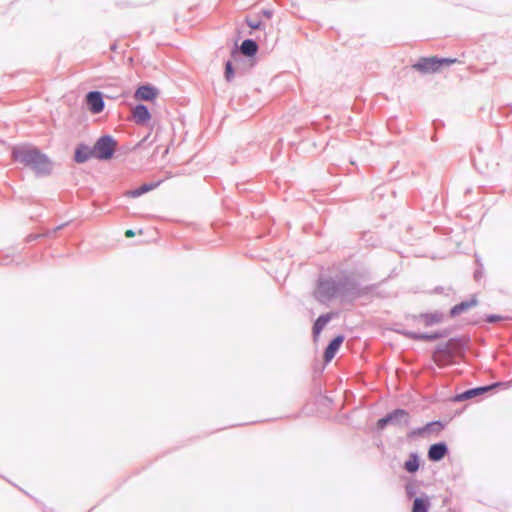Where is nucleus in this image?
<instances>
[{
	"label": "nucleus",
	"mask_w": 512,
	"mask_h": 512,
	"mask_svg": "<svg viewBox=\"0 0 512 512\" xmlns=\"http://www.w3.org/2000/svg\"><path fill=\"white\" fill-rule=\"evenodd\" d=\"M353 289L354 285L348 278H320L314 295L319 302L326 303L333 298H349Z\"/></svg>",
	"instance_id": "1"
},
{
	"label": "nucleus",
	"mask_w": 512,
	"mask_h": 512,
	"mask_svg": "<svg viewBox=\"0 0 512 512\" xmlns=\"http://www.w3.org/2000/svg\"><path fill=\"white\" fill-rule=\"evenodd\" d=\"M12 156L14 160L29 166L37 174H49L52 171L53 164L50 159L34 146L14 147Z\"/></svg>",
	"instance_id": "2"
},
{
	"label": "nucleus",
	"mask_w": 512,
	"mask_h": 512,
	"mask_svg": "<svg viewBox=\"0 0 512 512\" xmlns=\"http://www.w3.org/2000/svg\"><path fill=\"white\" fill-rule=\"evenodd\" d=\"M115 148V140L111 136L107 135L99 138L92 149L95 158L107 160L112 157Z\"/></svg>",
	"instance_id": "3"
},
{
	"label": "nucleus",
	"mask_w": 512,
	"mask_h": 512,
	"mask_svg": "<svg viewBox=\"0 0 512 512\" xmlns=\"http://www.w3.org/2000/svg\"><path fill=\"white\" fill-rule=\"evenodd\" d=\"M455 61V59L449 58H421L417 63L413 65V68L422 73H434L439 71L440 67L443 64L449 65L451 63H454Z\"/></svg>",
	"instance_id": "4"
},
{
	"label": "nucleus",
	"mask_w": 512,
	"mask_h": 512,
	"mask_svg": "<svg viewBox=\"0 0 512 512\" xmlns=\"http://www.w3.org/2000/svg\"><path fill=\"white\" fill-rule=\"evenodd\" d=\"M408 413L403 409H397L392 413L381 418L377 422L379 429H384L387 425H407L408 424Z\"/></svg>",
	"instance_id": "5"
},
{
	"label": "nucleus",
	"mask_w": 512,
	"mask_h": 512,
	"mask_svg": "<svg viewBox=\"0 0 512 512\" xmlns=\"http://www.w3.org/2000/svg\"><path fill=\"white\" fill-rule=\"evenodd\" d=\"M158 89L151 85H142L137 88L134 98L137 101H152L158 96Z\"/></svg>",
	"instance_id": "6"
},
{
	"label": "nucleus",
	"mask_w": 512,
	"mask_h": 512,
	"mask_svg": "<svg viewBox=\"0 0 512 512\" xmlns=\"http://www.w3.org/2000/svg\"><path fill=\"white\" fill-rule=\"evenodd\" d=\"M86 102L90 111L94 114H98L104 109V101L100 92H89L86 95Z\"/></svg>",
	"instance_id": "7"
},
{
	"label": "nucleus",
	"mask_w": 512,
	"mask_h": 512,
	"mask_svg": "<svg viewBox=\"0 0 512 512\" xmlns=\"http://www.w3.org/2000/svg\"><path fill=\"white\" fill-rule=\"evenodd\" d=\"M132 117L136 124L145 125L150 121L151 114L145 105L138 104L132 110Z\"/></svg>",
	"instance_id": "8"
},
{
	"label": "nucleus",
	"mask_w": 512,
	"mask_h": 512,
	"mask_svg": "<svg viewBox=\"0 0 512 512\" xmlns=\"http://www.w3.org/2000/svg\"><path fill=\"white\" fill-rule=\"evenodd\" d=\"M448 449L445 443H436L431 445L428 451V458L431 461H440L447 454Z\"/></svg>",
	"instance_id": "9"
},
{
	"label": "nucleus",
	"mask_w": 512,
	"mask_h": 512,
	"mask_svg": "<svg viewBox=\"0 0 512 512\" xmlns=\"http://www.w3.org/2000/svg\"><path fill=\"white\" fill-rule=\"evenodd\" d=\"M343 341L344 337L339 335L330 342L324 353V359L326 362H330L334 358Z\"/></svg>",
	"instance_id": "10"
},
{
	"label": "nucleus",
	"mask_w": 512,
	"mask_h": 512,
	"mask_svg": "<svg viewBox=\"0 0 512 512\" xmlns=\"http://www.w3.org/2000/svg\"><path fill=\"white\" fill-rule=\"evenodd\" d=\"M433 360L437 366L444 367L451 362L452 353L447 349L438 350L434 353Z\"/></svg>",
	"instance_id": "11"
},
{
	"label": "nucleus",
	"mask_w": 512,
	"mask_h": 512,
	"mask_svg": "<svg viewBox=\"0 0 512 512\" xmlns=\"http://www.w3.org/2000/svg\"><path fill=\"white\" fill-rule=\"evenodd\" d=\"M91 157H94L93 149L88 146L81 145L76 149L75 161L78 163H84Z\"/></svg>",
	"instance_id": "12"
},
{
	"label": "nucleus",
	"mask_w": 512,
	"mask_h": 512,
	"mask_svg": "<svg viewBox=\"0 0 512 512\" xmlns=\"http://www.w3.org/2000/svg\"><path fill=\"white\" fill-rule=\"evenodd\" d=\"M430 507V499L424 495L414 499L412 512H428Z\"/></svg>",
	"instance_id": "13"
},
{
	"label": "nucleus",
	"mask_w": 512,
	"mask_h": 512,
	"mask_svg": "<svg viewBox=\"0 0 512 512\" xmlns=\"http://www.w3.org/2000/svg\"><path fill=\"white\" fill-rule=\"evenodd\" d=\"M491 388H492V386H486V387H480V388H474V389L467 390V391L459 394L456 397V400L463 401L466 399H471L477 395H480V394L490 390Z\"/></svg>",
	"instance_id": "14"
},
{
	"label": "nucleus",
	"mask_w": 512,
	"mask_h": 512,
	"mask_svg": "<svg viewBox=\"0 0 512 512\" xmlns=\"http://www.w3.org/2000/svg\"><path fill=\"white\" fill-rule=\"evenodd\" d=\"M476 304H477V300L474 297L472 299H470L469 301H463L460 304L455 305L451 309V315L457 316V315L461 314L462 312L468 310L469 308L474 307Z\"/></svg>",
	"instance_id": "15"
},
{
	"label": "nucleus",
	"mask_w": 512,
	"mask_h": 512,
	"mask_svg": "<svg viewBox=\"0 0 512 512\" xmlns=\"http://www.w3.org/2000/svg\"><path fill=\"white\" fill-rule=\"evenodd\" d=\"M331 320L330 314L321 315L315 322L313 327L314 338H317L327 323Z\"/></svg>",
	"instance_id": "16"
},
{
	"label": "nucleus",
	"mask_w": 512,
	"mask_h": 512,
	"mask_svg": "<svg viewBox=\"0 0 512 512\" xmlns=\"http://www.w3.org/2000/svg\"><path fill=\"white\" fill-rule=\"evenodd\" d=\"M240 49L244 55L253 56L256 54L258 47L255 41L247 39L242 42Z\"/></svg>",
	"instance_id": "17"
},
{
	"label": "nucleus",
	"mask_w": 512,
	"mask_h": 512,
	"mask_svg": "<svg viewBox=\"0 0 512 512\" xmlns=\"http://www.w3.org/2000/svg\"><path fill=\"white\" fill-rule=\"evenodd\" d=\"M426 326L438 324L443 320V314L440 312H433L422 316Z\"/></svg>",
	"instance_id": "18"
},
{
	"label": "nucleus",
	"mask_w": 512,
	"mask_h": 512,
	"mask_svg": "<svg viewBox=\"0 0 512 512\" xmlns=\"http://www.w3.org/2000/svg\"><path fill=\"white\" fill-rule=\"evenodd\" d=\"M419 468V460L418 457L415 454H412L410 458L405 462V469L410 472L414 473Z\"/></svg>",
	"instance_id": "19"
},
{
	"label": "nucleus",
	"mask_w": 512,
	"mask_h": 512,
	"mask_svg": "<svg viewBox=\"0 0 512 512\" xmlns=\"http://www.w3.org/2000/svg\"><path fill=\"white\" fill-rule=\"evenodd\" d=\"M404 334L411 339H417V340H434L437 338L436 334L429 335V334H422V333H415V332H405Z\"/></svg>",
	"instance_id": "20"
},
{
	"label": "nucleus",
	"mask_w": 512,
	"mask_h": 512,
	"mask_svg": "<svg viewBox=\"0 0 512 512\" xmlns=\"http://www.w3.org/2000/svg\"><path fill=\"white\" fill-rule=\"evenodd\" d=\"M233 76H234V71L232 68V64L230 61H228L225 66V78L227 81H231Z\"/></svg>",
	"instance_id": "21"
},
{
	"label": "nucleus",
	"mask_w": 512,
	"mask_h": 512,
	"mask_svg": "<svg viewBox=\"0 0 512 512\" xmlns=\"http://www.w3.org/2000/svg\"><path fill=\"white\" fill-rule=\"evenodd\" d=\"M143 193L141 191V188H137V189H133V190H130L128 192H126V195L128 197H131V198H136V197H139L141 196Z\"/></svg>",
	"instance_id": "22"
},
{
	"label": "nucleus",
	"mask_w": 512,
	"mask_h": 512,
	"mask_svg": "<svg viewBox=\"0 0 512 512\" xmlns=\"http://www.w3.org/2000/svg\"><path fill=\"white\" fill-rule=\"evenodd\" d=\"M143 193L141 191V188H137V189H133V190H130L128 192H126V195L128 197H131V198H136V197H139L141 196Z\"/></svg>",
	"instance_id": "23"
},
{
	"label": "nucleus",
	"mask_w": 512,
	"mask_h": 512,
	"mask_svg": "<svg viewBox=\"0 0 512 512\" xmlns=\"http://www.w3.org/2000/svg\"><path fill=\"white\" fill-rule=\"evenodd\" d=\"M246 22L251 29H259L261 26V22L259 20L247 19Z\"/></svg>",
	"instance_id": "24"
},
{
	"label": "nucleus",
	"mask_w": 512,
	"mask_h": 512,
	"mask_svg": "<svg viewBox=\"0 0 512 512\" xmlns=\"http://www.w3.org/2000/svg\"><path fill=\"white\" fill-rule=\"evenodd\" d=\"M140 188H141L142 193L144 194V193L152 190L154 188V185H152V184H143Z\"/></svg>",
	"instance_id": "25"
},
{
	"label": "nucleus",
	"mask_w": 512,
	"mask_h": 512,
	"mask_svg": "<svg viewBox=\"0 0 512 512\" xmlns=\"http://www.w3.org/2000/svg\"><path fill=\"white\" fill-rule=\"evenodd\" d=\"M501 319H502V317L498 316V315H490V316L487 317V321L490 322V323H494V322L499 321Z\"/></svg>",
	"instance_id": "26"
},
{
	"label": "nucleus",
	"mask_w": 512,
	"mask_h": 512,
	"mask_svg": "<svg viewBox=\"0 0 512 512\" xmlns=\"http://www.w3.org/2000/svg\"><path fill=\"white\" fill-rule=\"evenodd\" d=\"M134 235H135V233H134V231H133V230H130V229H129V230H127V231L125 232V236H126V237H128V238L133 237Z\"/></svg>",
	"instance_id": "27"
},
{
	"label": "nucleus",
	"mask_w": 512,
	"mask_h": 512,
	"mask_svg": "<svg viewBox=\"0 0 512 512\" xmlns=\"http://www.w3.org/2000/svg\"><path fill=\"white\" fill-rule=\"evenodd\" d=\"M435 426L440 427V424L439 423H431V424L427 425L425 430H430V429H432Z\"/></svg>",
	"instance_id": "28"
},
{
	"label": "nucleus",
	"mask_w": 512,
	"mask_h": 512,
	"mask_svg": "<svg viewBox=\"0 0 512 512\" xmlns=\"http://www.w3.org/2000/svg\"><path fill=\"white\" fill-rule=\"evenodd\" d=\"M479 275H480V274H479V272H476V273H475V278H478V277H479Z\"/></svg>",
	"instance_id": "29"
}]
</instances>
